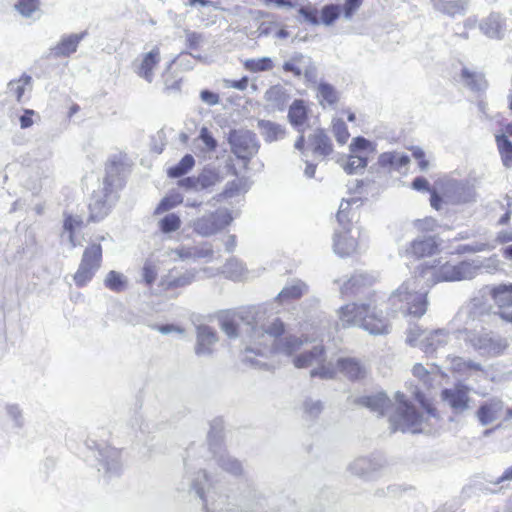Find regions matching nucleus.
<instances>
[{
    "label": "nucleus",
    "mask_w": 512,
    "mask_h": 512,
    "mask_svg": "<svg viewBox=\"0 0 512 512\" xmlns=\"http://www.w3.org/2000/svg\"><path fill=\"white\" fill-rule=\"evenodd\" d=\"M474 264H476V274L478 275L482 270L487 273H495L500 270V260L496 254H493L487 258H475Z\"/></svg>",
    "instance_id": "603ef678"
},
{
    "label": "nucleus",
    "mask_w": 512,
    "mask_h": 512,
    "mask_svg": "<svg viewBox=\"0 0 512 512\" xmlns=\"http://www.w3.org/2000/svg\"><path fill=\"white\" fill-rule=\"evenodd\" d=\"M357 403L381 416L384 415L385 411L391 406V400L383 392L359 397Z\"/></svg>",
    "instance_id": "473e14b6"
},
{
    "label": "nucleus",
    "mask_w": 512,
    "mask_h": 512,
    "mask_svg": "<svg viewBox=\"0 0 512 512\" xmlns=\"http://www.w3.org/2000/svg\"><path fill=\"white\" fill-rule=\"evenodd\" d=\"M431 287L438 282H455V262L443 259L425 262L418 276L403 282L389 297L388 302L392 314L421 317L427 310L428 290L423 286Z\"/></svg>",
    "instance_id": "f03ea898"
},
{
    "label": "nucleus",
    "mask_w": 512,
    "mask_h": 512,
    "mask_svg": "<svg viewBox=\"0 0 512 512\" xmlns=\"http://www.w3.org/2000/svg\"><path fill=\"white\" fill-rule=\"evenodd\" d=\"M259 321H256V326L252 328V337L254 338V348H247V351L255 352L259 355H265L267 352L281 353L286 356H291L299 351L304 340L296 336H287L279 338L284 333V323L274 318L270 320H264V323L258 327Z\"/></svg>",
    "instance_id": "7ed1b4c3"
},
{
    "label": "nucleus",
    "mask_w": 512,
    "mask_h": 512,
    "mask_svg": "<svg viewBox=\"0 0 512 512\" xmlns=\"http://www.w3.org/2000/svg\"><path fill=\"white\" fill-rule=\"evenodd\" d=\"M340 12H341V8L339 5H335V4L325 5L321 9V18L319 19L320 23H322L326 26L332 25L335 22V20L339 18Z\"/></svg>",
    "instance_id": "13d9d810"
},
{
    "label": "nucleus",
    "mask_w": 512,
    "mask_h": 512,
    "mask_svg": "<svg viewBox=\"0 0 512 512\" xmlns=\"http://www.w3.org/2000/svg\"><path fill=\"white\" fill-rule=\"evenodd\" d=\"M462 78L471 90L484 91L487 88V81L481 73L470 72L467 68H464L462 70Z\"/></svg>",
    "instance_id": "de8ad7c7"
},
{
    "label": "nucleus",
    "mask_w": 512,
    "mask_h": 512,
    "mask_svg": "<svg viewBox=\"0 0 512 512\" xmlns=\"http://www.w3.org/2000/svg\"><path fill=\"white\" fill-rule=\"evenodd\" d=\"M430 3L436 11L449 17L464 15L469 6V0H430Z\"/></svg>",
    "instance_id": "2f4dec72"
},
{
    "label": "nucleus",
    "mask_w": 512,
    "mask_h": 512,
    "mask_svg": "<svg viewBox=\"0 0 512 512\" xmlns=\"http://www.w3.org/2000/svg\"><path fill=\"white\" fill-rule=\"evenodd\" d=\"M283 70L297 77L304 75L308 81L316 79V67L311 58L301 53H296L288 61H285Z\"/></svg>",
    "instance_id": "4be33fe9"
},
{
    "label": "nucleus",
    "mask_w": 512,
    "mask_h": 512,
    "mask_svg": "<svg viewBox=\"0 0 512 512\" xmlns=\"http://www.w3.org/2000/svg\"><path fill=\"white\" fill-rule=\"evenodd\" d=\"M171 254L176 255L182 261L196 260V259H208L211 260L214 255L212 245L208 242L200 245L186 246L182 245L171 251Z\"/></svg>",
    "instance_id": "b1692460"
},
{
    "label": "nucleus",
    "mask_w": 512,
    "mask_h": 512,
    "mask_svg": "<svg viewBox=\"0 0 512 512\" xmlns=\"http://www.w3.org/2000/svg\"><path fill=\"white\" fill-rule=\"evenodd\" d=\"M495 246H491L488 243L476 242L473 244H465L458 247L459 253H477L483 251H489L494 249Z\"/></svg>",
    "instance_id": "69168bd1"
},
{
    "label": "nucleus",
    "mask_w": 512,
    "mask_h": 512,
    "mask_svg": "<svg viewBox=\"0 0 512 512\" xmlns=\"http://www.w3.org/2000/svg\"><path fill=\"white\" fill-rule=\"evenodd\" d=\"M446 195L453 204H465L476 199L475 189L466 183L454 181L446 190Z\"/></svg>",
    "instance_id": "bb28decb"
},
{
    "label": "nucleus",
    "mask_w": 512,
    "mask_h": 512,
    "mask_svg": "<svg viewBox=\"0 0 512 512\" xmlns=\"http://www.w3.org/2000/svg\"><path fill=\"white\" fill-rule=\"evenodd\" d=\"M201 272L205 273L208 278L215 275L214 270L209 267H205L200 270L191 268L183 272L173 269L161 278L160 286L163 290L186 287L197 281L200 278L199 274Z\"/></svg>",
    "instance_id": "2eb2a0df"
},
{
    "label": "nucleus",
    "mask_w": 512,
    "mask_h": 512,
    "mask_svg": "<svg viewBox=\"0 0 512 512\" xmlns=\"http://www.w3.org/2000/svg\"><path fill=\"white\" fill-rule=\"evenodd\" d=\"M358 231L350 228V225L341 226L336 230L333 237V250L340 257H348L357 251Z\"/></svg>",
    "instance_id": "a211bd4d"
},
{
    "label": "nucleus",
    "mask_w": 512,
    "mask_h": 512,
    "mask_svg": "<svg viewBox=\"0 0 512 512\" xmlns=\"http://www.w3.org/2000/svg\"><path fill=\"white\" fill-rule=\"evenodd\" d=\"M333 133L337 142L341 145L345 144L350 137L347 125L341 119L333 121Z\"/></svg>",
    "instance_id": "e2e57ef3"
},
{
    "label": "nucleus",
    "mask_w": 512,
    "mask_h": 512,
    "mask_svg": "<svg viewBox=\"0 0 512 512\" xmlns=\"http://www.w3.org/2000/svg\"><path fill=\"white\" fill-rule=\"evenodd\" d=\"M143 279L146 284L151 285L157 278L158 275V265L156 262L147 260L143 266Z\"/></svg>",
    "instance_id": "0e129e2a"
},
{
    "label": "nucleus",
    "mask_w": 512,
    "mask_h": 512,
    "mask_svg": "<svg viewBox=\"0 0 512 512\" xmlns=\"http://www.w3.org/2000/svg\"><path fill=\"white\" fill-rule=\"evenodd\" d=\"M397 407L395 412L390 415L389 423L392 432H421L424 416L419 413L412 405L408 404L405 400L404 394L396 393Z\"/></svg>",
    "instance_id": "6e6552de"
},
{
    "label": "nucleus",
    "mask_w": 512,
    "mask_h": 512,
    "mask_svg": "<svg viewBox=\"0 0 512 512\" xmlns=\"http://www.w3.org/2000/svg\"><path fill=\"white\" fill-rule=\"evenodd\" d=\"M231 151L239 159L249 161L259 150L256 135L245 129L232 130L228 135Z\"/></svg>",
    "instance_id": "4468645a"
},
{
    "label": "nucleus",
    "mask_w": 512,
    "mask_h": 512,
    "mask_svg": "<svg viewBox=\"0 0 512 512\" xmlns=\"http://www.w3.org/2000/svg\"><path fill=\"white\" fill-rule=\"evenodd\" d=\"M505 27V19L499 13H491L479 23L481 32L491 39H502Z\"/></svg>",
    "instance_id": "cd10ccee"
},
{
    "label": "nucleus",
    "mask_w": 512,
    "mask_h": 512,
    "mask_svg": "<svg viewBox=\"0 0 512 512\" xmlns=\"http://www.w3.org/2000/svg\"><path fill=\"white\" fill-rule=\"evenodd\" d=\"M495 141L501 156L503 166L508 169L512 168V142L505 134L496 135Z\"/></svg>",
    "instance_id": "a18cd8bd"
},
{
    "label": "nucleus",
    "mask_w": 512,
    "mask_h": 512,
    "mask_svg": "<svg viewBox=\"0 0 512 512\" xmlns=\"http://www.w3.org/2000/svg\"><path fill=\"white\" fill-rule=\"evenodd\" d=\"M492 306L483 298L475 297L458 312V317L466 325H472L474 322H483L490 315Z\"/></svg>",
    "instance_id": "412c9836"
},
{
    "label": "nucleus",
    "mask_w": 512,
    "mask_h": 512,
    "mask_svg": "<svg viewBox=\"0 0 512 512\" xmlns=\"http://www.w3.org/2000/svg\"><path fill=\"white\" fill-rule=\"evenodd\" d=\"M87 32L79 34L64 35L60 41L51 48V54L55 57H68L76 52L81 40L86 36Z\"/></svg>",
    "instance_id": "7c9ffc66"
},
{
    "label": "nucleus",
    "mask_w": 512,
    "mask_h": 512,
    "mask_svg": "<svg viewBox=\"0 0 512 512\" xmlns=\"http://www.w3.org/2000/svg\"><path fill=\"white\" fill-rule=\"evenodd\" d=\"M409 156L398 152H384L378 158V164L382 168L400 171L409 163Z\"/></svg>",
    "instance_id": "4c0bfd02"
},
{
    "label": "nucleus",
    "mask_w": 512,
    "mask_h": 512,
    "mask_svg": "<svg viewBox=\"0 0 512 512\" xmlns=\"http://www.w3.org/2000/svg\"><path fill=\"white\" fill-rule=\"evenodd\" d=\"M87 445L94 451V456L99 465L98 471L103 470L108 477H114L120 474L122 470L120 450L106 443H98L94 440H89Z\"/></svg>",
    "instance_id": "f8f14e48"
},
{
    "label": "nucleus",
    "mask_w": 512,
    "mask_h": 512,
    "mask_svg": "<svg viewBox=\"0 0 512 512\" xmlns=\"http://www.w3.org/2000/svg\"><path fill=\"white\" fill-rule=\"evenodd\" d=\"M349 148L352 154H362L367 158L369 154H374L376 152L375 145L361 136L354 138Z\"/></svg>",
    "instance_id": "3c124183"
},
{
    "label": "nucleus",
    "mask_w": 512,
    "mask_h": 512,
    "mask_svg": "<svg viewBox=\"0 0 512 512\" xmlns=\"http://www.w3.org/2000/svg\"><path fill=\"white\" fill-rule=\"evenodd\" d=\"M335 370L351 380H358L365 376L366 368L363 363L353 357H341L336 362Z\"/></svg>",
    "instance_id": "c756f323"
},
{
    "label": "nucleus",
    "mask_w": 512,
    "mask_h": 512,
    "mask_svg": "<svg viewBox=\"0 0 512 512\" xmlns=\"http://www.w3.org/2000/svg\"><path fill=\"white\" fill-rule=\"evenodd\" d=\"M368 164V159L362 154H352L348 157L347 161L342 165L344 171L348 174H357L365 169Z\"/></svg>",
    "instance_id": "09e8293b"
},
{
    "label": "nucleus",
    "mask_w": 512,
    "mask_h": 512,
    "mask_svg": "<svg viewBox=\"0 0 512 512\" xmlns=\"http://www.w3.org/2000/svg\"><path fill=\"white\" fill-rule=\"evenodd\" d=\"M438 248V243L432 236H422L416 238L410 245V253L416 257H425L432 255Z\"/></svg>",
    "instance_id": "c9c22d12"
},
{
    "label": "nucleus",
    "mask_w": 512,
    "mask_h": 512,
    "mask_svg": "<svg viewBox=\"0 0 512 512\" xmlns=\"http://www.w3.org/2000/svg\"><path fill=\"white\" fill-rule=\"evenodd\" d=\"M363 0H345L343 5V17L345 20H351L355 12L362 5Z\"/></svg>",
    "instance_id": "774afa93"
},
{
    "label": "nucleus",
    "mask_w": 512,
    "mask_h": 512,
    "mask_svg": "<svg viewBox=\"0 0 512 512\" xmlns=\"http://www.w3.org/2000/svg\"><path fill=\"white\" fill-rule=\"evenodd\" d=\"M265 100L272 109L282 111L289 100V96L282 86L275 85L265 92Z\"/></svg>",
    "instance_id": "a19ab883"
},
{
    "label": "nucleus",
    "mask_w": 512,
    "mask_h": 512,
    "mask_svg": "<svg viewBox=\"0 0 512 512\" xmlns=\"http://www.w3.org/2000/svg\"><path fill=\"white\" fill-rule=\"evenodd\" d=\"M317 99L322 107L333 106L339 100L337 90L327 82H320L317 86Z\"/></svg>",
    "instance_id": "79ce46f5"
},
{
    "label": "nucleus",
    "mask_w": 512,
    "mask_h": 512,
    "mask_svg": "<svg viewBox=\"0 0 512 512\" xmlns=\"http://www.w3.org/2000/svg\"><path fill=\"white\" fill-rule=\"evenodd\" d=\"M181 223L182 221L177 214L169 213L159 220L158 227L162 233L168 234L177 231Z\"/></svg>",
    "instance_id": "5fc2aeb1"
},
{
    "label": "nucleus",
    "mask_w": 512,
    "mask_h": 512,
    "mask_svg": "<svg viewBox=\"0 0 512 512\" xmlns=\"http://www.w3.org/2000/svg\"><path fill=\"white\" fill-rule=\"evenodd\" d=\"M490 294L499 310L512 306V283L496 285Z\"/></svg>",
    "instance_id": "ea45409f"
},
{
    "label": "nucleus",
    "mask_w": 512,
    "mask_h": 512,
    "mask_svg": "<svg viewBox=\"0 0 512 512\" xmlns=\"http://www.w3.org/2000/svg\"><path fill=\"white\" fill-rule=\"evenodd\" d=\"M104 285L107 289L120 293L127 289L128 278L121 272L111 270L105 276Z\"/></svg>",
    "instance_id": "37998d69"
},
{
    "label": "nucleus",
    "mask_w": 512,
    "mask_h": 512,
    "mask_svg": "<svg viewBox=\"0 0 512 512\" xmlns=\"http://www.w3.org/2000/svg\"><path fill=\"white\" fill-rule=\"evenodd\" d=\"M504 402L498 397H492L479 406L476 417L482 426L496 421L504 411Z\"/></svg>",
    "instance_id": "5701e85b"
},
{
    "label": "nucleus",
    "mask_w": 512,
    "mask_h": 512,
    "mask_svg": "<svg viewBox=\"0 0 512 512\" xmlns=\"http://www.w3.org/2000/svg\"><path fill=\"white\" fill-rule=\"evenodd\" d=\"M384 464L380 456L358 457L349 464L348 470L360 478L373 479L380 474Z\"/></svg>",
    "instance_id": "aec40b11"
},
{
    "label": "nucleus",
    "mask_w": 512,
    "mask_h": 512,
    "mask_svg": "<svg viewBox=\"0 0 512 512\" xmlns=\"http://www.w3.org/2000/svg\"><path fill=\"white\" fill-rule=\"evenodd\" d=\"M184 198L179 193L164 197L155 209V214L167 212L183 202Z\"/></svg>",
    "instance_id": "4d7b16f0"
},
{
    "label": "nucleus",
    "mask_w": 512,
    "mask_h": 512,
    "mask_svg": "<svg viewBox=\"0 0 512 512\" xmlns=\"http://www.w3.org/2000/svg\"><path fill=\"white\" fill-rule=\"evenodd\" d=\"M375 277L366 272H356L340 287L343 296L357 295L363 287L371 286Z\"/></svg>",
    "instance_id": "c85d7f7f"
},
{
    "label": "nucleus",
    "mask_w": 512,
    "mask_h": 512,
    "mask_svg": "<svg viewBox=\"0 0 512 512\" xmlns=\"http://www.w3.org/2000/svg\"><path fill=\"white\" fill-rule=\"evenodd\" d=\"M470 391L471 389L467 385L458 382L450 388L443 389L441 399L454 414H463L471 407Z\"/></svg>",
    "instance_id": "dca6fc26"
},
{
    "label": "nucleus",
    "mask_w": 512,
    "mask_h": 512,
    "mask_svg": "<svg viewBox=\"0 0 512 512\" xmlns=\"http://www.w3.org/2000/svg\"><path fill=\"white\" fill-rule=\"evenodd\" d=\"M161 60L160 49L154 46L149 52L142 53L132 63L133 71L140 77L151 83L154 79V69Z\"/></svg>",
    "instance_id": "6ab92c4d"
},
{
    "label": "nucleus",
    "mask_w": 512,
    "mask_h": 512,
    "mask_svg": "<svg viewBox=\"0 0 512 512\" xmlns=\"http://www.w3.org/2000/svg\"><path fill=\"white\" fill-rule=\"evenodd\" d=\"M299 14L303 16L304 20L311 25H319L318 11L310 6H301L298 10Z\"/></svg>",
    "instance_id": "338daca9"
},
{
    "label": "nucleus",
    "mask_w": 512,
    "mask_h": 512,
    "mask_svg": "<svg viewBox=\"0 0 512 512\" xmlns=\"http://www.w3.org/2000/svg\"><path fill=\"white\" fill-rule=\"evenodd\" d=\"M244 67L254 73L270 71L273 69L274 64L270 57L252 58L244 62Z\"/></svg>",
    "instance_id": "864d4df0"
},
{
    "label": "nucleus",
    "mask_w": 512,
    "mask_h": 512,
    "mask_svg": "<svg viewBox=\"0 0 512 512\" xmlns=\"http://www.w3.org/2000/svg\"><path fill=\"white\" fill-rule=\"evenodd\" d=\"M308 147L313 155L321 159H325L333 152L331 139L323 129H316L308 136Z\"/></svg>",
    "instance_id": "a878e982"
},
{
    "label": "nucleus",
    "mask_w": 512,
    "mask_h": 512,
    "mask_svg": "<svg viewBox=\"0 0 512 512\" xmlns=\"http://www.w3.org/2000/svg\"><path fill=\"white\" fill-rule=\"evenodd\" d=\"M221 272L233 281L242 280L246 275V269L243 263L236 258L229 259L223 266Z\"/></svg>",
    "instance_id": "49530a36"
},
{
    "label": "nucleus",
    "mask_w": 512,
    "mask_h": 512,
    "mask_svg": "<svg viewBox=\"0 0 512 512\" xmlns=\"http://www.w3.org/2000/svg\"><path fill=\"white\" fill-rule=\"evenodd\" d=\"M260 134L266 142H274L281 140L285 137V129L282 125L269 121L259 120L257 124Z\"/></svg>",
    "instance_id": "58836bf2"
},
{
    "label": "nucleus",
    "mask_w": 512,
    "mask_h": 512,
    "mask_svg": "<svg viewBox=\"0 0 512 512\" xmlns=\"http://www.w3.org/2000/svg\"><path fill=\"white\" fill-rule=\"evenodd\" d=\"M231 221L232 216L227 209H217L194 219L190 226L197 235L210 237L223 230Z\"/></svg>",
    "instance_id": "ddd939ff"
},
{
    "label": "nucleus",
    "mask_w": 512,
    "mask_h": 512,
    "mask_svg": "<svg viewBox=\"0 0 512 512\" xmlns=\"http://www.w3.org/2000/svg\"><path fill=\"white\" fill-rule=\"evenodd\" d=\"M458 333L463 335V340L466 344L470 345L483 356H498L502 354L508 346L504 338L485 329L478 331L465 327L459 329Z\"/></svg>",
    "instance_id": "423d86ee"
},
{
    "label": "nucleus",
    "mask_w": 512,
    "mask_h": 512,
    "mask_svg": "<svg viewBox=\"0 0 512 512\" xmlns=\"http://www.w3.org/2000/svg\"><path fill=\"white\" fill-rule=\"evenodd\" d=\"M219 181L218 174L213 170H204L197 176L199 191L209 189Z\"/></svg>",
    "instance_id": "052dcab7"
},
{
    "label": "nucleus",
    "mask_w": 512,
    "mask_h": 512,
    "mask_svg": "<svg viewBox=\"0 0 512 512\" xmlns=\"http://www.w3.org/2000/svg\"><path fill=\"white\" fill-rule=\"evenodd\" d=\"M450 338V333L445 329L427 331L414 327L408 331L406 342L410 346L419 347L427 356L436 357L449 343Z\"/></svg>",
    "instance_id": "1a4fd4ad"
},
{
    "label": "nucleus",
    "mask_w": 512,
    "mask_h": 512,
    "mask_svg": "<svg viewBox=\"0 0 512 512\" xmlns=\"http://www.w3.org/2000/svg\"><path fill=\"white\" fill-rule=\"evenodd\" d=\"M308 286L301 280H293L288 283L277 295V300L285 303L291 300L299 299L306 294Z\"/></svg>",
    "instance_id": "e433bc0d"
},
{
    "label": "nucleus",
    "mask_w": 512,
    "mask_h": 512,
    "mask_svg": "<svg viewBox=\"0 0 512 512\" xmlns=\"http://www.w3.org/2000/svg\"><path fill=\"white\" fill-rule=\"evenodd\" d=\"M296 368H307L317 366L310 372L311 377H320L321 379H332L336 375V370L331 362H326L325 350L322 345H316L311 350L300 353L293 359Z\"/></svg>",
    "instance_id": "9d476101"
},
{
    "label": "nucleus",
    "mask_w": 512,
    "mask_h": 512,
    "mask_svg": "<svg viewBox=\"0 0 512 512\" xmlns=\"http://www.w3.org/2000/svg\"><path fill=\"white\" fill-rule=\"evenodd\" d=\"M339 321L343 328L350 326L361 327L372 335H382L389 332V324L383 312L377 311L373 303H350L338 311Z\"/></svg>",
    "instance_id": "20e7f679"
},
{
    "label": "nucleus",
    "mask_w": 512,
    "mask_h": 512,
    "mask_svg": "<svg viewBox=\"0 0 512 512\" xmlns=\"http://www.w3.org/2000/svg\"><path fill=\"white\" fill-rule=\"evenodd\" d=\"M323 410V404L320 400L308 398L303 402V411L306 417L317 418Z\"/></svg>",
    "instance_id": "680f3d73"
},
{
    "label": "nucleus",
    "mask_w": 512,
    "mask_h": 512,
    "mask_svg": "<svg viewBox=\"0 0 512 512\" xmlns=\"http://www.w3.org/2000/svg\"><path fill=\"white\" fill-rule=\"evenodd\" d=\"M82 225L83 219L81 216L67 215L64 219L61 238L62 241H67L70 244L71 249L80 245V242L75 237V232L80 229Z\"/></svg>",
    "instance_id": "f704fd0d"
},
{
    "label": "nucleus",
    "mask_w": 512,
    "mask_h": 512,
    "mask_svg": "<svg viewBox=\"0 0 512 512\" xmlns=\"http://www.w3.org/2000/svg\"><path fill=\"white\" fill-rule=\"evenodd\" d=\"M476 267L474 259L455 262V282L474 279L477 276Z\"/></svg>",
    "instance_id": "c03bdc74"
},
{
    "label": "nucleus",
    "mask_w": 512,
    "mask_h": 512,
    "mask_svg": "<svg viewBox=\"0 0 512 512\" xmlns=\"http://www.w3.org/2000/svg\"><path fill=\"white\" fill-rule=\"evenodd\" d=\"M264 312L260 309L257 311L247 310L241 312L225 311L219 314L218 321L221 330L229 338H237L239 330H244L250 337L251 342L254 344L252 337V328L256 326V321H259L258 327L264 323Z\"/></svg>",
    "instance_id": "39448f33"
},
{
    "label": "nucleus",
    "mask_w": 512,
    "mask_h": 512,
    "mask_svg": "<svg viewBox=\"0 0 512 512\" xmlns=\"http://www.w3.org/2000/svg\"><path fill=\"white\" fill-rule=\"evenodd\" d=\"M114 169H116L114 165L110 168H107V175L104 178L102 184L97 190L93 191L89 203L90 221L97 222L104 219L117 200V195L113 188L116 182V178L111 174V171Z\"/></svg>",
    "instance_id": "0eeeda50"
},
{
    "label": "nucleus",
    "mask_w": 512,
    "mask_h": 512,
    "mask_svg": "<svg viewBox=\"0 0 512 512\" xmlns=\"http://www.w3.org/2000/svg\"><path fill=\"white\" fill-rule=\"evenodd\" d=\"M31 77L27 74H23L18 80H12L8 83V90L10 93L15 95L18 102L21 101V97L24 93V88L30 83Z\"/></svg>",
    "instance_id": "bf43d9fd"
},
{
    "label": "nucleus",
    "mask_w": 512,
    "mask_h": 512,
    "mask_svg": "<svg viewBox=\"0 0 512 512\" xmlns=\"http://www.w3.org/2000/svg\"><path fill=\"white\" fill-rule=\"evenodd\" d=\"M218 341L217 334L213 328L207 325H199L196 328L195 353L198 356H209L212 354V346Z\"/></svg>",
    "instance_id": "393cba45"
},
{
    "label": "nucleus",
    "mask_w": 512,
    "mask_h": 512,
    "mask_svg": "<svg viewBox=\"0 0 512 512\" xmlns=\"http://www.w3.org/2000/svg\"><path fill=\"white\" fill-rule=\"evenodd\" d=\"M195 160L192 155L186 154L176 165L168 169V176L179 178L188 173L194 166Z\"/></svg>",
    "instance_id": "8fccbe9b"
},
{
    "label": "nucleus",
    "mask_w": 512,
    "mask_h": 512,
    "mask_svg": "<svg viewBox=\"0 0 512 512\" xmlns=\"http://www.w3.org/2000/svg\"><path fill=\"white\" fill-rule=\"evenodd\" d=\"M308 109L305 101L302 99H296L289 107L288 119L293 127L298 132H304V124L307 121Z\"/></svg>",
    "instance_id": "72a5a7b5"
},
{
    "label": "nucleus",
    "mask_w": 512,
    "mask_h": 512,
    "mask_svg": "<svg viewBox=\"0 0 512 512\" xmlns=\"http://www.w3.org/2000/svg\"><path fill=\"white\" fill-rule=\"evenodd\" d=\"M357 198H351L348 200H342L339 206L338 213L336 215L337 221L340 226L350 225L351 221V205L358 203Z\"/></svg>",
    "instance_id": "6e6d98bb"
},
{
    "label": "nucleus",
    "mask_w": 512,
    "mask_h": 512,
    "mask_svg": "<svg viewBox=\"0 0 512 512\" xmlns=\"http://www.w3.org/2000/svg\"><path fill=\"white\" fill-rule=\"evenodd\" d=\"M184 481L188 492H194L206 512H236L254 510L261 505L263 494L250 483L239 485L236 490L220 491L210 485V475L205 469L192 472V465L186 460Z\"/></svg>",
    "instance_id": "f257e3e1"
},
{
    "label": "nucleus",
    "mask_w": 512,
    "mask_h": 512,
    "mask_svg": "<svg viewBox=\"0 0 512 512\" xmlns=\"http://www.w3.org/2000/svg\"><path fill=\"white\" fill-rule=\"evenodd\" d=\"M216 439V432H214V428L209 433V441H210V449L213 454V459L216 464L228 474L239 477L245 475V469L243 463L230 455L226 451H216V444L213 442Z\"/></svg>",
    "instance_id": "f3484780"
},
{
    "label": "nucleus",
    "mask_w": 512,
    "mask_h": 512,
    "mask_svg": "<svg viewBox=\"0 0 512 512\" xmlns=\"http://www.w3.org/2000/svg\"><path fill=\"white\" fill-rule=\"evenodd\" d=\"M102 265V246L99 243L88 245L82 254L73 280L78 287L87 285Z\"/></svg>",
    "instance_id": "9b49d317"
}]
</instances>
